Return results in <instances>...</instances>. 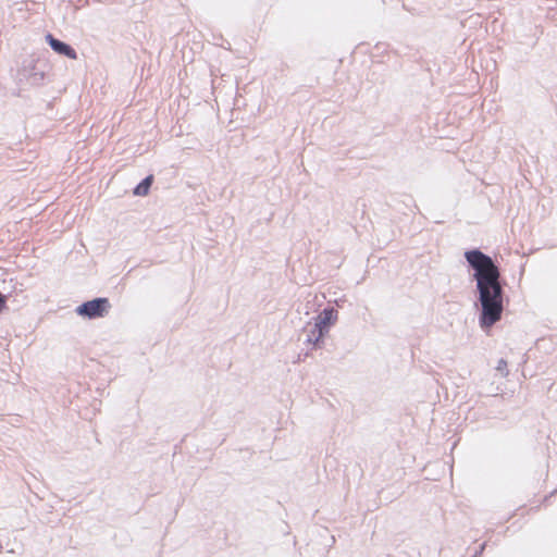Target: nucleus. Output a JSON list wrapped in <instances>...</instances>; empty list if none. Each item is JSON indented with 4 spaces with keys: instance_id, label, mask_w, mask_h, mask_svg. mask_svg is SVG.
Listing matches in <instances>:
<instances>
[{
    "instance_id": "f257e3e1",
    "label": "nucleus",
    "mask_w": 557,
    "mask_h": 557,
    "mask_svg": "<svg viewBox=\"0 0 557 557\" xmlns=\"http://www.w3.org/2000/svg\"><path fill=\"white\" fill-rule=\"evenodd\" d=\"M465 258L473 270V280L480 308L479 325L483 331L490 330L500 319L504 311V289L500 272L493 259L479 249L468 250Z\"/></svg>"
},
{
    "instance_id": "f03ea898",
    "label": "nucleus",
    "mask_w": 557,
    "mask_h": 557,
    "mask_svg": "<svg viewBox=\"0 0 557 557\" xmlns=\"http://www.w3.org/2000/svg\"><path fill=\"white\" fill-rule=\"evenodd\" d=\"M110 308L109 299L100 297L83 302L76 308V313L88 319H97L104 317Z\"/></svg>"
},
{
    "instance_id": "7ed1b4c3",
    "label": "nucleus",
    "mask_w": 557,
    "mask_h": 557,
    "mask_svg": "<svg viewBox=\"0 0 557 557\" xmlns=\"http://www.w3.org/2000/svg\"><path fill=\"white\" fill-rule=\"evenodd\" d=\"M306 333V343L312 344L314 347H321L323 344V337L326 333L321 330L320 326L315 325L314 321H309L304 327Z\"/></svg>"
},
{
    "instance_id": "20e7f679",
    "label": "nucleus",
    "mask_w": 557,
    "mask_h": 557,
    "mask_svg": "<svg viewBox=\"0 0 557 557\" xmlns=\"http://www.w3.org/2000/svg\"><path fill=\"white\" fill-rule=\"evenodd\" d=\"M337 320V311L334 308H325L320 314L313 318L315 325L320 326L326 334Z\"/></svg>"
},
{
    "instance_id": "39448f33",
    "label": "nucleus",
    "mask_w": 557,
    "mask_h": 557,
    "mask_svg": "<svg viewBox=\"0 0 557 557\" xmlns=\"http://www.w3.org/2000/svg\"><path fill=\"white\" fill-rule=\"evenodd\" d=\"M46 38H47L51 49L54 50L55 52L66 55L67 58L73 59V60L77 58L76 51L67 44L54 38L50 34H48Z\"/></svg>"
},
{
    "instance_id": "423d86ee",
    "label": "nucleus",
    "mask_w": 557,
    "mask_h": 557,
    "mask_svg": "<svg viewBox=\"0 0 557 557\" xmlns=\"http://www.w3.org/2000/svg\"><path fill=\"white\" fill-rule=\"evenodd\" d=\"M152 175L144 178L134 189V195L136 196H146L149 191V188L152 184Z\"/></svg>"
},
{
    "instance_id": "0eeeda50",
    "label": "nucleus",
    "mask_w": 557,
    "mask_h": 557,
    "mask_svg": "<svg viewBox=\"0 0 557 557\" xmlns=\"http://www.w3.org/2000/svg\"><path fill=\"white\" fill-rule=\"evenodd\" d=\"M496 370L502 373L503 376L508 375L507 370V361L505 359H499L496 366Z\"/></svg>"
},
{
    "instance_id": "6e6552de",
    "label": "nucleus",
    "mask_w": 557,
    "mask_h": 557,
    "mask_svg": "<svg viewBox=\"0 0 557 557\" xmlns=\"http://www.w3.org/2000/svg\"><path fill=\"white\" fill-rule=\"evenodd\" d=\"M5 305V297L0 293V312L4 308Z\"/></svg>"
},
{
    "instance_id": "1a4fd4ad",
    "label": "nucleus",
    "mask_w": 557,
    "mask_h": 557,
    "mask_svg": "<svg viewBox=\"0 0 557 557\" xmlns=\"http://www.w3.org/2000/svg\"><path fill=\"white\" fill-rule=\"evenodd\" d=\"M484 547H485V545L483 544V545L481 546L480 550H476V554H475V556H474V557H478V556L483 552Z\"/></svg>"
}]
</instances>
